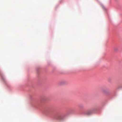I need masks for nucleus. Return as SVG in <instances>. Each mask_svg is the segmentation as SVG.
<instances>
[{
	"instance_id": "nucleus-1",
	"label": "nucleus",
	"mask_w": 122,
	"mask_h": 122,
	"mask_svg": "<svg viewBox=\"0 0 122 122\" xmlns=\"http://www.w3.org/2000/svg\"><path fill=\"white\" fill-rule=\"evenodd\" d=\"M92 113V110H89L86 112V114L87 115H90Z\"/></svg>"
},
{
	"instance_id": "nucleus-2",
	"label": "nucleus",
	"mask_w": 122,
	"mask_h": 122,
	"mask_svg": "<svg viewBox=\"0 0 122 122\" xmlns=\"http://www.w3.org/2000/svg\"><path fill=\"white\" fill-rule=\"evenodd\" d=\"M79 107L81 108H83V105H80L79 106Z\"/></svg>"
},
{
	"instance_id": "nucleus-3",
	"label": "nucleus",
	"mask_w": 122,
	"mask_h": 122,
	"mask_svg": "<svg viewBox=\"0 0 122 122\" xmlns=\"http://www.w3.org/2000/svg\"><path fill=\"white\" fill-rule=\"evenodd\" d=\"M102 92H103V93H105V91H104V90H103V91H102Z\"/></svg>"
}]
</instances>
